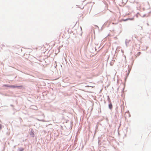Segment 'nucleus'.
<instances>
[{
    "instance_id": "nucleus-15",
    "label": "nucleus",
    "mask_w": 151,
    "mask_h": 151,
    "mask_svg": "<svg viewBox=\"0 0 151 151\" xmlns=\"http://www.w3.org/2000/svg\"><path fill=\"white\" fill-rule=\"evenodd\" d=\"M100 137H99L98 138V139H99L98 141V145L99 146H100L101 145V143H100V140L99 139V138Z\"/></svg>"
},
{
    "instance_id": "nucleus-21",
    "label": "nucleus",
    "mask_w": 151,
    "mask_h": 151,
    "mask_svg": "<svg viewBox=\"0 0 151 151\" xmlns=\"http://www.w3.org/2000/svg\"><path fill=\"white\" fill-rule=\"evenodd\" d=\"M106 120L107 122H108L109 120H108V118H107V117L106 118Z\"/></svg>"
},
{
    "instance_id": "nucleus-30",
    "label": "nucleus",
    "mask_w": 151,
    "mask_h": 151,
    "mask_svg": "<svg viewBox=\"0 0 151 151\" xmlns=\"http://www.w3.org/2000/svg\"><path fill=\"white\" fill-rule=\"evenodd\" d=\"M15 112H14V113H13V115H14V114H15Z\"/></svg>"
},
{
    "instance_id": "nucleus-20",
    "label": "nucleus",
    "mask_w": 151,
    "mask_h": 151,
    "mask_svg": "<svg viewBox=\"0 0 151 151\" xmlns=\"http://www.w3.org/2000/svg\"><path fill=\"white\" fill-rule=\"evenodd\" d=\"M146 14H144L143 15V16H141L142 17H145L146 16Z\"/></svg>"
},
{
    "instance_id": "nucleus-34",
    "label": "nucleus",
    "mask_w": 151,
    "mask_h": 151,
    "mask_svg": "<svg viewBox=\"0 0 151 151\" xmlns=\"http://www.w3.org/2000/svg\"><path fill=\"white\" fill-rule=\"evenodd\" d=\"M100 48V46H99V47L98 48H99V49Z\"/></svg>"
},
{
    "instance_id": "nucleus-10",
    "label": "nucleus",
    "mask_w": 151,
    "mask_h": 151,
    "mask_svg": "<svg viewBox=\"0 0 151 151\" xmlns=\"http://www.w3.org/2000/svg\"><path fill=\"white\" fill-rule=\"evenodd\" d=\"M128 0H127V1ZM135 0H129V2L130 3H134L135 2Z\"/></svg>"
},
{
    "instance_id": "nucleus-32",
    "label": "nucleus",
    "mask_w": 151,
    "mask_h": 151,
    "mask_svg": "<svg viewBox=\"0 0 151 151\" xmlns=\"http://www.w3.org/2000/svg\"><path fill=\"white\" fill-rule=\"evenodd\" d=\"M124 88H123V90H124Z\"/></svg>"
},
{
    "instance_id": "nucleus-18",
    "label": "nucleus",
    "mask_w": 151,
    "mask_h": 151,
    "mask_svg": "<svg viewBox=\"0 0 151 151\" xmlns=\"http://www.w3.org/2000/svg\"><path fill=\"white\" fill-rule=\"evenodd\" d=\"M110 65L111 66H112L113 64V63H112V62H111L110 63Z\"/></svg>"
},
{
    "instance_id": "nucleus-17",
    "label": "nucleus",
    "mask_w": 151,
    "mask_h": 151,
    "mask_svg": "<svg viewBox=\"0 0 151 151\" xmlns=\"http://www.w3.org/2000/svg\"><path fill=\"white\" fill-rule=\"evenodd\" d=\"M129 73H127V74H126V78H127L129 76Z\"/></svg>"
},
{
    "instance_id": "nucleus-19",
    "label": "nucleus",
    "mask_w": 151,
    "mask_h": 151,
    "mask_svg": "<svg viewBox=\"0 0 151 151\" xmlns=\"http://www.w3.org/2000/svg\"><path fill=\"white\" fill-rule=\"evenodd\" d=\"M87 42L88 43L87 44H88V41L87 40H85V44H86V43Z\"/></svg>"
},
{
    "instance_id": "nucleus-5",
    "label": "nucleus",
    "mask_w": 151,
    "mask_h": 151,
    "mask_svg": "<svg viewBox=\"0 0 151 151\" xmlns=\"http://www.w3.org/2000/svg\"><path fill=\"white\" fill-rule=\"evenodd\" d=\"M3 87L13 88V85H10L9 84H4L3 85Z\"/></svg>"
},
{
    "instance_id": "nucleus-31",
    "label": "nucleus",
    "mask_w": 151,
    "mask_h": 151,
    "mask_svg": "<svg viewBox=\"0 0 151 151\" xmlns=\"http://www.w3.org/2000/svg\"><path fill=\"white\" fill-rule=\"evenodd\" d=\"M96 27H97L98 28H99V27H98V26H97L96 25Z\"/></svg>"
},
{
    "instance_id": "nucleus-33",
    "label": "nucleus",
    "mask_w": 151,
    "mask_h": 151,
    "mask_svg": "<svg viewBox=\"0 0 151 151\" xmlns=\"http://www.w3.org/2000/svg\"><path fill=\"white\" fill-rule=\"evenodd\" d=\"M81 30H82V28L81 27Z\"/></svg>"
},
{
    "instance_id": "nucleus-8",
    "label": "nucleus",
    "mask_w": 151,
    "mask_h": 151,
    "mask_svg": "<svg viewBox=\"0 0 151 151\" xmlns=\"http://www.w3.org/2000/svg\"><path fill=\"white\" fill-rule=\"evenodd\" d=\"M24 148L22 147H20V148H19L17 149V151H24Z\"/></svg>"
},
{
    "instance_id": "nucleus-12",
    "label": "nucleus",
    "mask_w": 151,
    "mask_h": 151,
    "mask_svg": "<svg viewBox=\"0 0 151 151\" xmlns=\"http://www.w3.org/2000/svg\"><path fill=\"white\" fill-rule=\"evenodd\" d=\"M141 53V52H138L137 54V55H135V57L136 58L137 57V56H139L140 55Z\"/></svg>"
},
{
    "instance_id": "nucleus-29",
    "label": "nucleus",
    "mask_w": 151,
    "mask_h": 151,
    "mask_svg": "<svg viewBox=\"0 0 151 151\" xmlns=\"http://www.w3.org/2000/svg\"><path fill=\"white\" fill-rule=\"evenodd\" d=\"M137 14H138L140 15V16H141V15H140V14H139V13L138 12V13H137Z\"/></svg>"
},
{
    "instance_id": "nucleus-23",
    "label": "nucleus",
    "mask_w": 151,
    "mask_h": 151,
    "mask_svg": "<svg viewBox=\"0 0 151 151\" xmlns=\"http://www.w3.org/2000/svg\"><path fill=\"white\" fill-rule=\"evenodd\" d=\"M148 48V47H145V49H144V50H147Z\"/></svg>"
},
{
    "instance_id": "nucleus-7",
    "label": "nucleus",
    "mask_w": 151,
    "mask_h": 151,
    "mask_svg": "<svg viewBox=\"0 0 151 151\" xmlns=\"http://www.w3.org/2000/svg\"><path fill=\"white\" fill-rule=\"evenodd\" d=\"M131 41L130 40H128L127 39H126L125 40V43L127 47L128 46V44L129 43V42Z\"/></svg>"
},
{
    "instance_id": "nucleus-13",
    "label": "nucleus",
    "mask_w": 151,
    "mask_h": 151,
    "mask_svg": "<svg viewBox=\"0 0 151 151\" xmlns=\"http://www.w3.org/2000/svg\"><path fill=\"white\" fill-rule=\"evenodd\" d=\"M42 95L43 96V97H44L45 95H46V94H47V93L46 92V91H44L42 93Z\"/></svg>"
},
{
    "instance_id": "nucleus-26",
    "label": "nucleus",
    "mask_w": 151,
    "mask_h": 151,
    "mask_svg": "<svg viewBox=\"0 0 151 151\" xmlns=\"http://www.w3.org/2000/svg\"><path fill=\"white\" fill-rule=\"evenodd\" d=\"M127 78H126V77H125V78L124 79V81H125L126 82L127 81Z\"/></svg>"
},
{
    "instance_id": "nucleus-9",
    "label": "nucleus",
    "mask_w": 151,
    "mask_h": 151,
    "mask_svg": "<svg viewBox=\"0 0 151 151\" xmlns=\"http://www.w3.org/2000/svg\"><path fill=\"white\" fill-rule=\"evenodd\" d=\"M129 65H128V73H130L131 70L132 69V67H131L130 68H129Z\"/></svg>"
},
{
    "instance_id": "nucleus-24",
    "label": "nucleus",
    "mask_w": 151,
    "mask_h": 151,
    "mask_svg": "<svg viewBox=\"0 0 151 151\" xmlns=\"http://www.w3.org/2000/svg\"><path fill=\"white\" fill-rule=\"evenodd\" d=\"M128 113L129 114V117H130L131 116V115H130V114H129V112H128Z\"/></svg>"
},
{
    "instance_id": "nucleus-3",
    "label": "nucleus",
    "mask_w": 151,
    "mask_h": 151,
    "mask_svg": "<svg viewBox=\"0 0 151 151\" xmlns=\"http://www.w3.org/2000/svg\"><path fill=\"white\" fill-rule=\"evenodd\" d=\"M107 97H108V101H109V104H108V107H109V109L110 110H111L113 108V105H112V103L110 99V98L109 97V96H108Z\"/></svg>"
},
{
    "instance_id": "nucleus-6",
    "label": "nucleus",
    "mask_w": 151,
    "mask_h": 151,
    "mask_svg": "<svg viewBox=\"0 0 151 151\" xmlns=\"http://www.w3.org/2000/svg\"><path fill=\"white\" fill-rule=\"evenodd\" d=\"M30 109L35 110H37V107L35 105H32L30 106Z\"/></svg>"
},
{
    "instance_id": "nucleus-27",
    "label": "nucleus",
    "mask_w": 151,
    "mask_h": 151,
    "mask_svg": "<svg viewBox=\"0 0 151 151\" xmlns=\"http://www.w3.org/2000/svg\"><path fill=\"white\" fill-rule=\"evenodd\" d=\"M80 17H81V16H82L83 15V14H80Z\"/></svg>"
},
{
    "instance_id": "nucleus-1",
    "label": "nucleus",
    "mask_w": 151,
    "mask_h": 151,
    "mask_svg": "<svg viewBox=\"0 0 151 151\" xmlns=\"http://www.w3.org/2000/svg\"><path fill=\"white\" fill-rule=\"evenodd\" d=\"M17 88L19 90H24L25 89V88L24 86L20 85H13V88Z\"/></svg>"
},
{
    "instance_id": "nucleus-36",
    "label": "nucleus",
    "mask_w": 151,
    "mask_h": 151,
    "mask_svg": "<svg viewBox=\"0 0 151 151\" xmlns=\"http://www.w3.org/2000/svg\"><path fill=\"white\" fill-rule=\"evenodd\" d=\"M133 63H132V65L133 64Z\"/></svg>"
},
{
    "instance_id": "nucleus-16",
    "label": "nucleus",
    "mask_w": 151,
    "mask_h": 151,
    "mask_svg": "<svg viewBox=\"0 0 151 151\" xmlns=\"http://www.w3.org/2000/svg\"><path fill=\"white\" fill-rule=\"evenodd\" d=\"M128 18L129 19V20H133L134 19V17H132V18Z\"/></svg>"
},
{
    "instance_id": "nucleus-4",
    "label": "nucleus",
    "mask_w": 151,
    "mask_h": 151,
    "mask_svg": "<svg viewBox=\"0 0 151 151\" xmlns=\"http://www.w3.org/2000/svg\"><path fill=\"white\" fill-rule=\"evenodd\" d=\"M30 135L31 137H35V134L32 129H31V130L30 132Z\"/></svg>"
},
{
    "instance_id": "nucleus-11",
    "label": "nucleus",
    "mask_w": 151,
    "mask_h": 151,
    "mask_svg": "<svg viewBox=\"0 0 151 151\" xmlns=\"http://www.w3.org/2000/svg\"><path fill=\"white\" fill-rule=\"evenodd\" d=\"M4 127V126L0 124V130H1Z\"/></svg>"
},
{
    "instance_id": "nucleus-35",
    "label": "nucleus",
    "mask_w": 151,
    "mask_h": 151,
    "mask_svg": "<svg viewBox=\"0 0 151 151\" xmlns=\"http://www.w3.org/2000/svg\"><path fill=\"white\" fill-rule=\"evenodd\" d=\"M79 78H81V77L80 76H79Z\"/></svg>"
},
{
    "instance_id": "nucleus-25",
    "label": "nucleus",
    "mask_w": 151,
    "mask_h": 151,
    "mask_svg": "<svg viewBox=\"0 0 151 151\" xmlns=\"http://www.w3.org/2000/svg\"><path fill=\"white\" fill-rule=\"evenodd\" d=\"M10 106L11 107H14V105L12 104H11Z\"/></svg>"
},
{
    "instance_id": "nucleus-14",
    "label": "nucleus",
    "mask_w": 151,
    "mask_h": 151,
    "mask_svg": "<svg viewBox=\"0 0 151 151\" xmlns=\"http://www.w3.org/2000/svg\"><path fill=\"white\" fill-rule=\"evenodd\" d=\"M122 21H124V22H126L128 20H129V19H128V18H127V19H122Z\"/></svg>"
},
{
    "instance_id": "nucleus-2",
    "label": "nucleus",
    "mask_w": 151,
    "mask_h": 151,
    "mask_svg": "<svg viewBox=\"0 0 151 151\" xmlns=\"http://www.w3.org/2000/svg\"><path fill=\"white\" fill-rule=\"evenodd\" d=\"M110 24L109 23L108 21H107L104 23L102 25L101 28V30L102 31L105 27H108L109 26Z\"/></svg>"
},
{
    "instance_id": "nucleus-28",
    "label": "nucleus",
    "mask_w": 151,
    "mask_h": 151,
    "mask_svg": "<svg viewBox=\"0 0 151 151\" xmlns=\"http://www.w3.org/2000/svg\"><path fill=\"white\" fill-rule=\"evenodd\" d=\"M12 109H13V110L14 111L15 110V109L14 108H13Z\"/></svg>"
},
{
    "instance_id": "nucleus-22",
    "label": "nucleus",
    "mask_w": 151,
    "mask_h": 151,
    "mask_svg": "<svg viewBox=\"0 0 151 151\" xmlns=\"http://www.w3.org/2000/svg\"><path fill=\"white\" fill-rule=\"evenodd\" d=\"M118 109V107L117 106L116 107V108H115V110L116 111H117V110Z\"/></svg>"
},
{
    "instance_id": "nucleus-37",
    "label": "nucleus",
    "mask_w": 151,
    "mask_h": 151,
    "mask_svg": "<svg viewBox=\"0 0 151 151\" xmlns=\"http://www.w3.org/2000/svg\"><path fill=\"white\" fill-rule=\"evenodd\" d=\"M97 126L96 125V128H97Z\"/></svg>"
}]
</instances>
